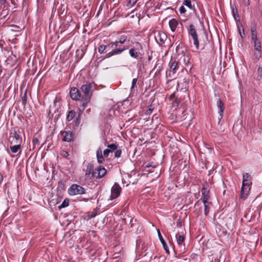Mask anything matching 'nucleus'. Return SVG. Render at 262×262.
Wrapping results in <instances>:
<instances>
[{
    "instance_id": "obj_27",
    "label": "nucleus",
    "mask_w": 262,
    "mask_h": 262,
    "mask_svg": "<svg viewBox=\"0 0 262 262\" xmlns=\"http://www.w3.org/2000/svg\"><path fill=\"white\" fill-rule=\"evenodd\" d=\"M80 100L82 102V103L81 104V106L80 108H79V110L80 111H83L85 110V107L87 106L88 103L90 102V99H89V100H88L86 99H81Z\"/></svg>"
},
{
    "instance_id": "obj_5",
    "label": "nucleus",
    "mask_w": 262,
    "mask_h": 262,
    "mask_svg": "<svg viewBox=\"0 0 262 262\" xmlns=\"http://www.w3.org/2000/svg\"><path fill=\"white\" fill-rule=\"evenodd\" d=\"M169 71H166V77L174 78V75L179 69L180 63L176 59H171L169 62Z\"/></svg>"
},
{
    "instance_id": "obj_16",
    "label": "nucleus",
    "mask_w": 262,
    "mask_h": 262,
    "mask_svg": "<svg viewBox=\"0 0 262 262\" xmlns=\"http://www.w3.org/2000/svg\"><path fill=\"white\" fill-rule=\"evenodd\" d=\"M121 188L119 185L115 183L111 189V194L110 198L112 200L117 198L120 194Z\"/></svg>"
},
{
    "instance_id": "obj_23",
    "label": "nucleus",
    "mask_w": 262,
    "mask_h": 262,
    "mask_svg": "<svg viewBox=\"0 0 262 262\" xmlns=\"http://www.w3.org/2000/svg\"><path fill=\"white\" fill-rule=\"evenodd\" d=\"M178 21L174 19H171L169 21V27L170 28V30L172 32H174L176 31V29L178 25Z\"/></svg>"
},
{
    "instance_id": "obj_26",
    "label": "nucleus",
    "mask_w": 262,
    "mask_h": 262,
    "mask_svg": "<svg viewBox=\"0 0 262 262\" xmlns=\"http://www.w3.org/2000/svg\"><path fill=\"white\" fill-rule=\"evenodd\" d=\"M76 115V113L74 110H70L69 111L68 114L66 117V120L67 121H71Z\"/></svg>"
},
{
    "instance_id": "obj_17",
    "label": "nucleus",
    "mask_w": 262,
    "mask_h": 262,
    "mask_svg": "<svg viewBox=\"0 0 262 262\" xmlns=\"http://www.w3.org/2000/svg\"><path fill=\"white\" fill-rule=\"evenodd\" d=\"M168 99L170 101H171V105L172 108H173L174 110H177L180 104V100L176 97L174 93L170 95Z\"/></svg>"
},
{
    "instance_id": "obj_40",
    "label": "nucleus",
    "mask_w": 262,
    "mask_h": 262,
    "mask_svg": "<svg viewBox=\"0 0 262 262\" xmlns=\"http://www.w3.org/2000/svg\"><path fill=\"white\" fill-rule=\"evenodd\" d=\"M156 166H157V165L154 162H150L148 163L145 166V167L147 168H149V167L155 168Z\"/></svg>"
},
{
    "instance_id": "obj_33",
    "label": "nucleus",
    "mask_w": 262,
    "mask_h": 262,
    "mask_svg": "<svg viewBox=\"0 0 262 262\" xmlns=\"http://www.w3.org/2000/svg\"><path fill=\"white\" fill-rule=\"evenodd\" d=\"M69 205V200L68 199H65L63 202L62 203H61V204L59 206V209H61V208H64V207H66L67 206H68Z\"/></svg>"
},
{
    "instance_id": "obj_29",
    "label": "nucleus",
    "mask_w": 262,
    "mask_h": 262,
    "mask_svg": "<svg viewBox=\"0 0 262 262\" xmlns=\"http://www.w3.org/2000/svg\"><path fill=\"white\" fill-rule=\"evenodd\" d=\"M21 102H22V105L24 106H25L27 103V89L25 90L23 95L21 96Z\"/></svg>"
},
{
    "instance_id": "obj_47",
    "label": "nucleus",
    "mask_w": 262,
    "mask_h": 262,
    "mask_svg": "<svg viewBox=\"0 0 262 262\" xmlns=\"http://www.w3.org/2000/svg\"><path fill=\"white\" fill-rule=\"evenodd\" d=\"M111 152L108 149H106L103 151V156L104 157H107L109 154Z\"/></svg>"
},
{
    "instance_id": "obj_1",
    "label": "nucleus",
    "mask_w": 262,
    "mask_h": 262,
    "mask_svg": "<svg viewBox=\"0 0 262 262\" xmlns=\"http://www.w3.org/2000/svg\"><path fill=\"white\" fill-rule=\"evenodd\" d=\"M251 179V177L248 173H245L243 174V184L241 191V199L245 200L248 196L251 189L250 186L252 184Z\"/></svg>"
},
{
    "instance_id": "obj_19",
    "label": "nucleus",
    "mask_w": 262,
    "mask_h": 262,
    "mask_svg": "<svg viewBox=\"0 0 262 262\" xmlns=\"http://www.w3.org/2000/svg\"><path fill=\"white\" fill-rule=\"evenodd\" d=\"M129 38L128 36L125 34H122L118 37L117 40L115 41H112V46H118V43L124 44L126 41H129Z\"/></svg>"
},
{
    "instance_id": "obj_20",
    "label": "nucleus",
    "mask_w": 262,
    "mask_h": 262,
    "mask_svg": "<svg viewBox=\"0 0 262 262\" xmlns=\"http://www.w3.org/2000/svg\"><path fill=\"white\" fill-rule=\"evenodd\" d=\"M217 107L220 109V111L219 112V113L220 114L219 117V122H220V120L223 118V114L224 113L225 107H224V105L223 102L220 99H219L217 101Z\"/></svg>"
},
{
    "instance_id": "obj_30",
    "label": "nucleus",
    "mask_w": 262,
    "mask_h": 262,
    "mask_svg": "<svg viewBox=\"0 0 262 262\" xmlns=\"http://www.w3.org/2000/svg\"><path fill=\"white\" fill-rule=\"evenodd\" d=\"M107 48H109V49H111L110 48V46L108 45H100L98 49V52L100 54H102L105 50H106Z\"/></svg>"
},
{
    "instance_id": "obj_34",
    "label": "nucleus",
    "mask_w": 262,
    "mask_h": 262,
    "mask_svg": "<svg viewBox=\"0 0 262 262\" xmlns=\"http://www.w3.org/2000/svg\"><path fill=\"white\" fill-rule=\"evenodd\" d=\"M250 31L251 32L257 31L256 23L255 21L251 22L250 24Z\"/></svg>"
},
{
    "instance_id": "obj_57",
    "label": "nucleus",
    "mask_w": 262,
    "mask_h": 262,
    "mask_svg": "<svg viewBox=\"0 0 262 262\" xmlns=\"http://www.w3.org/2000/svg\"><path fill=\"white\" fill-rule=\"evenodd\" d=\"M11 2V3L14 5H15L16 4H15V0H10Z\"/></svg>"
},
{
    "instance_id": "obj_60",
    "label": "nucleus",
    "mask_w": 262,
    "mask_h": 262,
    "mask_svg": "<svg viewBox=\"0 0 262 262\" xmlns=\"http://www.w3.org/2000/svg\"><path fill=\"white\" fill-rule=\"evenodd\" d=\"M133 219H132V220H130V224H131L130 226H131V227H132V222H133Z\"/></svg>"
},
{
    "instance_id": "obj_18",
    "label": "nucleus",
    "mask_w": 262,
    "mask_h": 262,
    "mask_svg": "<svg viewBox=\"0 0 262 262\" xmlns=\"http://www.w3.org/2000/svg\"><path fill=\"white\" fill-rule=\"evenodd\" d=\"M96 176L95 178L96 179L103 178L107 173V170L103 166H99L96 168Z\"/></svg>"
},
{
    "instance_id": "obj_8",
    "label": "nucleus",
    "mask_w": 262,
    "mask_h": 262,
    "mask_svg": "<svg viewBox=\"0 0 262 262\" xmlns=\"http://www.w3.org/2000/svg\"><path fill=\"white\" fill-rule=\"evenodd\" d=\"M135 46L129 49L128 54L134 59H138L140 55V51L143 50L142 45L139 42H135Z\"/></svg>"
},
{
    "instance_id": "obj_10",
    "label": "nucleus",
    "mask_w": 262,
    "mask_h": 262,
    "mask_svg": "<svg viewBox=\"0 0 262 262\" xmlns=\"http://www.w3.org/2000/svg\"><path fill=\"white\" fill-rule=\"evenodd\" d=\"M253 45L254 50L256 52L254 53V55L257 60H259L261 57V41L258 38L251 40Z\"/></svg>"
},
{
    "instance_id": "obj_7",
    "label": "nucleus",
    "mask_w": 262,
    "mask_h": 262,
    "mask_svg": "<svg viewBox=\"0 0 262 262\" xmlns=\"http://www.w3.org/2000/svg\"><path fill=\"white\" fill-rule=\"evenodd\" d=\"M188 35L192 37L193 40V44L195 46L196 49L198 50L199 49L198 35L196 29L193 25L191 24L189 25V29H188Z\"/></svg>"
},
{
    "instance_id": "obj_52",
    "label": "nucleus",
    "mask_w": 262,
    "mask_h": 262,
    "mask_svg": "<svg viewBox=\"0 0 262 262\" xmlns=\"http://www.w3.org/2000/svg\"><path fill=\"white\" fill-rule=\"evenodd\" d=\"M0 3L1 4V6H4V8H5V4H7V0H1Z\"/></svg>"
},
{
    "instance_id": "obj_12",
    "label": "nucleus",
    "mask_w": 262,
    "mask_h": 262,
    "mask_svg": "<svg viewBox=\"0 0 262 262\" xmlns=\"http://www.w3.org/2000/svg\"><path fill=\"white\" fill-rule=\"evenodd\" d=\"M85 178L88 179H91L95 178L96 176V168L94 169V166L92 163H89L85 170Z\"/></svg>"
},
{
    "instance_id": "obj_59",
    "label": "nucleus",
    "mask_w": 262,
    "mask_h": 262,
    "mask_svg": "<svg viewBox=\"0 0 262 262\" xmlns=\"http://www.w3.org/2000/svg\"><path fill=\"white\" fill-rule=\"evenodd\" d=\"M152 58V56H149L148 57V60L149 61H150Z\"/></svg>"
},
{
    "instance_id": "obj_32",
    "label": "nucleus",
    "mask_w": 262,
    "mask_h": 262,
    "mask_svg": "<svg viewBox=\"0 0 262 262\" xmlns=\"http://www.w3.org/2000/svg\"><path fill=\"white\" fill-rule=\"evenodd\" d=\"M107 149L112 152L114 151L115 150H117L118 146L116 144L113 143L107 145Z\"/></svg>"
},
{
    "instance_id": "obj_46",
    "label": "nucleus",
    "mask_w": 262,
    "mask_h": 262,
    "mask_svg": "<svg viewBox=\"0 0 262 262\" xmlns=\"http://www.w3.org/2000/svg\"><path fill=\"white\" fill-rule=\"evenodd\" d=\"M179 11L181 14L185 13L186 12V10L184 6H182L180 7L179 9Z\"/></svg>"
},
{
    "instance_id": "obj_39",
    "label": "nucleus",
    "mask_w": 262,
    "mask_h": 262,
    "mask_svg": "<svg viewBox=\"0 0 262 262\" xmlns=\"http://www.w3.org/2000/svg\"><path fill=\"white\" fill-rule=\"evenodd\" d=\"M258 38L257 31L251 32V40Z\"/></svg>"
},
{
    "instance_id": "obj_55",
    "label": "nucleus",
    "mask_w": 262,
    "mask_h": 262,
    "mask_svg": "<svg viewBox=\"0 0 262 262\" xmlns=\"http://www.w3.org/2000/svg\"><path fill=\"white\" fill-rule=\"evenodd\" d=\"M97 161L99 164H102L104 161V159H97Z\"/></svg>"
},
{
    "instance_id": "obj_28",
    "label": "nucleus",
    "mask_w": 262,
    "mask_h": 262,
    "mask_svg": "<svg viewBox=\"0 0 262 262\" xmlns=\"http://www.w3.org/2000/svg\"><path fill=\"white\" fill-rule=\"evenodd\" d=\"M202 202L200 200L198 201L194 205V208L195 209V211L197 213L201 212L202 211Z\"/></svg>"
},
{
    "instance_id": "obj_44",
    "label": "nucleus",
    "mask_w": 262,
    "mask_h": 262,
    "mask_svg": "<svg viewBox=\"0 0 262 262\" xmlns=\"http://www.w3.org/2000/svg\"><path fill=\"white\" fill-rule=\"evenodd\" d=\"M60 154L61 156L64 158H67L69 155V152L66 150H62Z\"/></svg>"
},
{
    "instance_id": "obj_15",
    "label": "nucleus",
    "mask_w": 262,
    "mask_h": 262,
    "mask_svg": "<svg viewBox=\"0 0 262 262\" xmlns=\"http://www.w3.org/2000/svg\"><path fill=\"white\" fill-rule=\"evenodd\" d=\"M70 94L73 100H80L81 99H82L81 91L76 87L71 88Z\"/></svg>"
},
{
    "instance_id": "obj_50",
    "label": "nucleus",
    "mask_w": 262,
    "mask_h": 262,
    "mask_svg": "<svg viewBox=\"0 0 262 262\" xmlns=\"http://www.w3.org/2000/svg\"><path fill=\"white\" fill-rule=\"evenodd\" d=\"M97 213L96 212H92L91 214L89 215V219L95 217L97 215Z\"/></svg>"
},
{
    "instance_id": "obj_58",
    "label": "nucleus",
    "mask_w": 262,
    "mask_h": 262,
    "mask_svg": "<svg viewBox=\"0 0 262 262\" xmlns=\"http://www.w3.org/2000/svg\"><path fill=\"white\" fill-rule=\"evenodd\" d=\"M238 31L239 33H241V32H242L241 29V28H239V26H238Z\"/></svg>"
},
{
    "instance_id": "obj_31",
    "label": "nucleus",
    "mask_w": 262,
    "mask_h": 262,
    "mask_svg": "<svg viewBox=\"0 0 262 262\" xmlns=\"http://www.w3.org/2000/svg\"><path fill=\"white\" fill-rule=\"evenodd\" d=\"M262 79V67H259L257 69L256 80H260Z\"/></svg>"
},
{
    "instance_id": "obj_53",
    "label": "nucleus",
    "mask_w": 262,
    "mask_h": 262,
    "mask_svg": "<svg viewBox=\"0 0 262 262\" xmlns=\"http://www.w3.org/2000/svg\"><path fill=\"white\" fill-rule=\"evenodd\" d=\"M180 44H181L180 42L178 43V46L176 47V49L177 53L179 54H180V52H179L180 48H182V47H180Z\"/></svg>"
},
{
    "instance_id": "obj_6",
    "label": "nucleus",
    "mask_w": 262,
    "mask_h": 262,
    "mask_svg": "<svg viewBox=\"0 0 262 262\" xmlns=\"http://www.w3.org/2000/svg\"><path fill=\"white\" fill-rule=\"evenodd\" d=\"M93 83L86 82L80 88L81 92L83 93L82 99H86L88 100L91 99L92 95Z\"/></svg>"
},
{
    "instance_id": "obj_45",
    "label": "nucleus",
    "mask_w": 262,
    "mask_h": 262,
    "mask_svg": "<svg viewBox=\"0 0 262 262\" xmlns=\"http://www.w3.org/2000/svg\"><path fill=\"white\" fill-rule=\"evenodd\" d=\"M137 81V78H134L133 79L132 82V86H131V88H130V89L132 90L134 89V88L135 87V85L136 84Z\"/></svg>"
},
{
    "instance_id": "obj_2",
    "label": "nucleus",
    "mask_w": 262,
    "mask_h": 262,
    "mask_svg": "<svg viewBox=\"0 0 262 262\" xmlns=\"http://www.w3.org/2000/svg\"><path fill=\"white\" fill-rule=\"evenodd\" d=\"M177 246L174 247V251L177 257H179L180 255L184 253L185 251V235L183 233H178L176 235Z\"/></svg>"
},
{
    "instance_id": "obj_42",
    "label": "nucleus",
    "mask_w": 262,
    "mask_h": 262,
    "mask_svg": "<svg viewBox=\"0 0 262 262\" xmlns=\"http://www.w3.org/2000/svg\"><path fill=\"white\" fill-rule=\"evenodd\" d=\"M154 110V107L152 105H150L148 106V109L146 111V114L149 115L151 113L152 111Z\"/></svg>"
},
{
    "instance_id": "obj_25",
    "label": "nucleus",
    "mask_w": 262,
    "mask_h": 262,
    "mask_svg": "<svg viewBox=\"0 0 262 262\" xmlns=\"http://www.w3.org/2000/svg\"><path fill=\"white\" fill-rule=\"evenodd\" d=\"M12 145L10 146V148L13 153L15 154L20 150L21 144H13ZM20 152L21 150H20Z\"/></svg>"
},
{
    "instance_id": "obj_56",
    "label": "nucleus",
    "mask_w": 262,
    "mask_h": 262,
    "mask_svg": "<svg viewBox=\"0 0 262 262\" xmlns=\"http://www.w3.org/2000/svg\"><path fill=\"white\" fill-rule=\"evenodd\" d=\"M8 6H9V3L8 2H7V4H5V8H6V10H7L8 9Z\"/></svg>"
},
{
    "instance_id": "obj_21",
    "label": "nucleus",
    "mask_w": 262,
    "mask_h": 262,
    "mask_svg": "<svg viewBox=\"0 0 262 262\" xmlns=\"http://www.w3.org/2000/svg\"><path fill=\"white\" fill-rule=\"evenodd\" d=\"M183 5L188 7L189 9L193 11L196 14V10L194 7V4H192V1L191 0H184L183 2Z\"/></svg>"
},
{
    "instance_id": "obj_22",
    "label": "nucleus",
    "mask_w": 262,
    "mask_h": 262,
    "mask_svg": "<svg viewBox=\"0 0 262 262\" xmlns=\"http://www.w3.org/2000/svg\"><path fill=\"white\" fill-rule=\"evenodd\" d=\"M158 236H159V239L162 244L164 249L165 250V251L167 253H169L168 247L166 242L163 238V237L160 233V231L159 230H158Z\"/></svg>"
},
{
    "instance_id": "obj_4",
    "label": "nucleus",
    "mask_w": 262,
    "mask_h": 262,
    "mask_svg": "<svg viewBox=\"0 0 262 262\" xmlns=\"http://www.w3.org/2000/svg\"><path fill=\"white\" fill-rule=\"evenodd\" d=\"M109 46L113 50L105 55V58H110L114 55H119L128 49V46H124L120 43H118V45L115 46H112V42H111Z\"/></svg>"
},
{
    "instance_id": "obj_14",
    "label": "nucleus",
    "mask_w": 262,
    "mask_h": 262,
    "mask_svg": "<svg viewBox=\"0 0 262 262\" xmlns=\"http://www.w3.org/2000/svg\"><path fill=\"white\" fill-rule=\"evenodd\" d=\"M155 39L157 43L160 46H163L167 39V36L165 33L163 31H158L155 36Z\"/></svg>"
},
{
    "instance_id": "obj_13",
    "label": "nucleus",
    "mask_w": 262,
    "mask_h": 262,
    "mask_svg": "<svg viewBox=\"0 0 262 262\" xmlns=\"http://www.w3.org/2000/svg\"><path fill=\"white\" fill-rule=\"evenodd\" d=\"M62 140L64 142H71L74 141V134L70 130L61 131Z\"/></svg>"
},
{
    "instance_id": "obj_36",
    "label": "nucleus",
    "mask_w": 262,
    "mask_h": 262,
    "mask_svg": "<svg viewBox=\"0 0 262 262\" xmlns=\"http://www.w3.org/2000/svg\"><path fill=\"white\" fill-rule=\"evenodd\" d=\"M137 1H138V0H128L126 6L128 8L132 7L134 6L136 4Z\"/></svg>"
},
{
    "instance_id": "obj_3",
    "label": "nucleus",
    "mask_w": 262,
    "mask_h": 262,
    "mask_svg": "<svg viewBox=\"0 0 262 262\" xmlns=\"http://www.w3.org/2000/svg\"><path fill=\"white\" fill-rule=\"evenodd\" d=\"M20 129L17 127L11 129L9 133V142L11 145L13 144H21L22 137Z\"/></svg>"
},
{
    "instance_id": "obj_49",
    "label": "nucleus",
    "mask_w": 262,
    "mask_h": 262,
    "mask_svg": "<svg viewBox=\"0 0 262 262\" xmlns=\"http://www.w3.org/2000/svg\"><path fill=\"white\" fill-rule=\"evenodd\" d=\"M178 262H190V259L188 258H183L180 259Z\"/></svg>"
},
{
    "instance_id": "obj_37",
    "label": "nucleus",
    "mask_w": 262,
    "mask_h": 262,
    "mask_svg": "<svg viewBox=\"0 0 262 262\" xmlns=\"http://www.w3.org/2000/svg\"><path fill=\"white\" fill-rule=\"evenodd\" d=\"M232 13H233V17L235 20H236L237 18H239V15L238 13V11L236 8L232 9Z\"/></svg>"
},
{
    "instance_id": "obj_11",
    "label": "nucleus",
    "mask_w": 262,
    "mask_h": 262,
    "mask_svg": "<svg viewBox=\"0 0 262 262\" xmlns=\"http://www.w3.org/2000/svg\"><path fill=\"white\" fill-rule=\"evenodd\" d=\"M202 185L203 187L201 189L202 198L201 200H209L210 198L209 185L207 181H205L203 183Z\"/></svg>"
},
{
    "instance_id": "obj_48",
    "label": "nucleus",
    "mask_w": 262,
    "mask_h": 262,
    "mask_svg": "<svg viewBox=\"0 0 262 262\" xmlns=\"http://www.w3.org/2000/svg\"><path fill=\"white\" fill-rule=\"evenodd\" d=\"M154 247H155L154 246H152L151 245H150L148 247L147 246L146 247V249L145 250V255H146L147 254H148L149 253V251H148V248H149L150 249H153V248H154Z\"/></svg>"
},
{
    "instance_id": "obj_51",
    "label": "nucleus",
    "mask_w": 262,
    "mask_h": 262,
    "mask_svg": "<svg viewBox=\"0 0 262 262\" xmlns=\"http://www.w3.org/2000/svg\"><path fill=\"white\" fill-rule=\"evenodd\" d=\"M245 6H249L250 4L249 0H243Z\"/></svg>"
},
{
    "instance_id": "obj_35",
    "label": "nucleus",
    "mask_w": 262,
    "mask_h": 262,
    "mask_svg": "<svg viewBox=\"0 0 262 262\" xmlns=\"http://www.w3.org/2000/svg\"><path fill=\"white\" fill-rule=\"evenodd\" d=\"M97 159L104 158V156L102 155V150L100 148H98L96 152Z\"/></svg>"
},
{
    "instance_id": "obj_43",
    "label": "nucleus",
    "mask_w": 262,
    "mask_h": 262,
    "mask_svg": "<svg viewBox=\"0 0 262 262\" xmlns=\"http://www.w3.org/2000/svg\"><path fill=\"white\" fill-rule=\"evenodd\" d=\"M33 144L34 146L39 145V141L37 138H34L32 140Z\"/></svg>"
},
{
    "instance_id": "obj_38",
    "label": "nucleus",
    "mask_w": 262,
    "mask_h": 262,
    "mask_svg": "<svg viewBox=\"0 0 262 262\" xmlns=\"http://www.w3.org/2000/svg\"><path fill=\"white\" fill-rule=\"evenodd\" d=\"M115 157L116 158H119L121 157L122 150L118 148V147L117 148V150H115Z\"/></svg>"
},
{
    "instance_id": "obj_24",
    "label": "nucleus",
    "mask_w": 262,
    "mask_h": 262,
    "mask_svg": "<svg viewBox=\"0 0 262 262\" xmlns=\"http://www.w3.org/2000/svg\"><path fill=\"white\" fill-rule=\"evenodd\" d=\"M202 202L204 206V213L207 216L209 212L211 202H209V200H202Z\"/></svg>"
},
{
    "instance_id": "obj_9",
    "label": "nucleus",
    "mask_w": 262,
    "mask_h": 262,
    "mask_svg": "<svg viewBox=\"0 0 262 262\" xmlns=\"http://www.w3.org/2000/svg\"><path fill=\"white\" fill-rule=\"evenodd\" d=\"M85 192V189L83 187L77 184H72L68 189L70 195L83 194Z\"/></svg>"
},
{
    "instance_id": "obj_41",
    "label": "nucleus",
    "mask_w": 262,
    "mask_h": 262,
    "mask_svg": "<svg viewBox=\"0 0 262 262\" xmlns=\"http://www.w3.org/2000/svg\"><path fill=\"white\" fill-rule=\"evenodd\" d=\"M80 114H79L78 117H76L75 120L74 121L75 125L76 126L79 125L80 124Z\"/></svg>"
},
{
    "instance_id": "obj_54",
    "label": "nucleus",
    "mask_w": 262,
    "mask_h": 262,
    "mask_svg": "<svg viewBox=\"0 0 262 262\" xmlns=\"http://www.w3.org/2000/svg\"><path fill=\"white\" fill-rule=\"evenodd\" d=\"M240 34V36L242 38H244V37L245 36V33H244V28H242V32H241V33H239Z\"/></svg>"
}]
</instances>
